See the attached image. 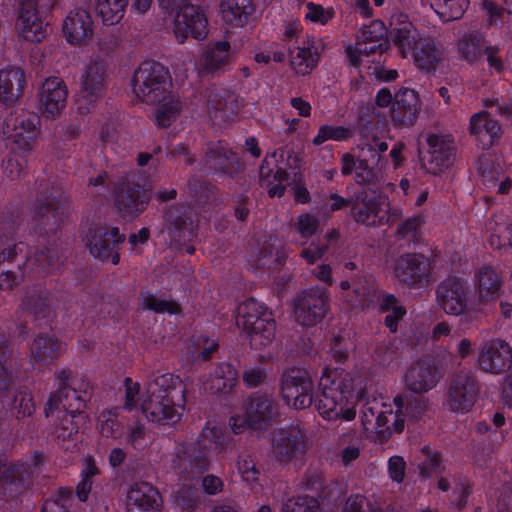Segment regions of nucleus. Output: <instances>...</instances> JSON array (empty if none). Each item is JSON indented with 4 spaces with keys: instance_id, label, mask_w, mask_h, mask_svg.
<instances>
[{
    "instance_id": "nucleus-1",
    "label": "nucleus",
    "mask_w": 512,
    "mask_h": 512,
    "mask_svg": "<svg viewBox=\"0 0 512 512\" xmlns=\"http://www.w3.org/2000/svg\"><path fill=\"white\" fill-rule=\"evenodd\" d=\"M366 378L359 372L326 369L320 378L318 413L327 421H351L356 416V400L363 398Z\"/></svg>"
},
{
    "instance_id": "nucleus-2",
    "label": "nucleus",
    "mask_w": 512,
    "mask_h": 512,
    "mask_svg": "<svg viewBox=\"0 0 512 512\" xmlns=\"http://www.w3.org/2000/svg\"><path fill=\"white\" fill-rule=\"evenodd\" d=\"M236 325L247 336L250 346L262 349L274 341L276 323L272 312L255 299H248L237 308Z\"/></svg>"
},
{
    "instance_id": "nucleus-3",
    "label": "nucleus",
    "mask_w": 512,
    "mask_h": 512,
    "mask_svg": "<svg viewBox=\"0 0 512 512\" xmlns=\"http://www.w3.org/2000/svg\"><path fill=\"white\" fill-rule=\"evenodd\" d=\"M132 90L141 102L159 103L171 93L169 72L160 63L143 62L134 72Z\"/></svg>"
},
{
    "instance_id": "nucleus-4",
    "label": "nucleus",
    "mask_w": 512,
    "mask_h": 512,
    "mask_svg": "<svg viewBox=\"0 0 512 512\" xmlns=\"http://www.w3.org/2000/svg\"><path fill=\"white\" fill-rule=\"evenodd\" d=\"M107 87V73L104 64L99 60H91L84 69L79 91L75 97V110L80 115L90 114Z\"/></svg>"
},
{
    "instance_id": "nucleus-5",
    "label": "nucleus",
    "mask_w": 512,
    "mask_h": 512,
    "mask_svg": "<svg viewBox=\"0 0 512 512\" xmlns=\"http://www.w3.org/2000/svg\"><path fill=\"white\" fill-rule=\"evenodd\" d=\"M60 262V253L56 245L38 250L33 257H28L24 263L17 264V271L12 267L0 264V289L12 290L23 280L26 269L35 272L48 273Z\"/></svg>"
},
{
    "instance_id": "nucleus-6",
    "label": "nucleus",
    "mask_w": 512,
    "mask_h": 512,
    "mask_svg": "<svg viewBox=\"0 0 512 512\" xmlns=\"http://www.w3.org/2000/svg\"><path fill=\"white\" fill-rule=\"evenodd\" d=\"M171 465L181 480L192 481L208 470L210 461L199 441L178 442Z\"/></svg>"
},
{
    "instance_id": "nucleus-7",
    "label": "nucleus",
    "mask_w": 512,
    "mask_h": 512,
    "mask_svg": "<svg viewBox=\"0 0 512 512\" xmlns=\"http://www.w3.org/2000/svg\"><path fill=\"white\" fill-rule=\"evenodd\" d=\"M314 384L309 372L303 368L285 371L281 380V395L288 406L302 410L313 401Z\"/></svg>"
},
{
    "instance_id": "nucleus-8",
    "label": "nucleus",
    "mask_w": 512,
    "mask_h": 512,
    "mask_svg": "<svg viewBox=\"0 0 512 512\" xmlns=\"http://www.w3.org/2000/svg\"><path fill=\"white\" fill-rule=\"evenodd\" d=\"M274 415V403L265 395L255 394L243 403V414L233 415L230 418V426L235 434L250 427L254 430L264 429Z\"/></svg>"
},
{
    "instance_id": "nucleus-9",
    "label": "nucleus",
    "mask_w": 512,
    "mask_h": 512,
    "mask_svg": "<svg viewBox=\"0 0 512 512\" xmlns=\"http://www.w3.org/2000/svg\"><path fill=\"white\" fill-rule=\"evenodd\" d=\"M478 385L470 371H460L454 374L447 386L444 406L452 412H468L475 404Z\"/></svg>"
},
{
    "instance_id": "nucleus-10",
    "label": "nucleus",
    "mask_w": 512,
    "mask_h": 512,
    "mask_svg": "<svg viewBox=\"0 0 512 512\" xmlns=\"http://www.w3.org/2000/svg\"><path fill=\"white\" fill-rule=\"evenodd\" d=\"M329 295L326 289L310 288L297 294L294 299V318L305 327L321 322L328 310Z\"/></svg>"
},
{
    "instance_id": "nucleus-11",
    "label": "nucleus",
    "mask_w": 512,
    "mask_h": 512,
    "mask_svg": "<svg viewBox=\"0 0 512 512\" xmlns=\"http://www.w3.org/2000/svg\"><path fill=\"white\" fill-rule=\"evenodd\" d=\"M125 234L117 227L99 226L91 228L86 236V246L89 252L103 261L119 263V246L125 241Z\"/></svg>"
},
{
    "instance_id": "nucleus-12",
    "label": "nucleus",
    "mask_w": 512,
    "mask_h": 512,
    "mask_svg": "<svg viewBox=\"0 0 512 512\" xmlns=\"http://www.w3.org/2000/svg\"><path fill=\"white\" fill-rule=\"evenodd\" d=\"M387 49L385 28L382 22L372 21L361 28L354 46L347 47L346 51L353 66H358L363 56L381 55Z\"/></svg>"
},
{
    "instance_id": "nucleus-13",
    "label": "nucleus",
    "mask_w": 512,
    "mask_h": 512,
    "mask_svg": "<svg viewBox=\"0 0 512 512\" xmlns=\"http://www.w3.org/2000/svg\"><path fill=\"white\" fill-rule=\"evenodd\" d=\"M68 87L63 79L55 76L46 78L38 88L37 109L42 117L55 119L65 110Z\"/></svg>"
},
{
    "instance_id": "nucleus-14",
    "label": "nucleus",
    "mask_w": 512,
    "mask_h": 512,
    "mask_svg": "<svg viewBox=\"0 0 512 512\" xmlns=\"http://www.w3.org/2000/svg\"><path fill=\"white\" fill-rule=\"evenodd\" d=\"M512 366V347L500 338H493L481 344L478 349L476 367L492 375H500Z\"/></svg>"
},
{
    "instance_id": "nucleus-15",
    "label": "nucleus",
    "mask_w": 512,
    "mask_h": 512,
    "mask_svg": "<svg viewBox=\"0 0 512 512\" xmlns=\"http://www.w3.org/2000/svg\"><path fill=\"white\" fill-rule=\"evenodd\" d=\"M208 21L204 11L195 5H184L174 19L173 31L179 43L188 37L202 40L208 34Z\"/></svg>"
},
{
    "instance_id": "nucleus-16",
    "label": "nucleus",
    "mask_w": 512,
    "mask_h": 512,
    "mask_svg": "<svg viewBox=\"0 0 512 512\" xmlns=\"http://www.w3.org/2000/svg\"><path fill=\"white\" fill-rule=\"evenodd\" d=\"M184 403L185 401L144 393L140 407L148 421L165 425L174 424L180 419Z\"/></svg>"
},
{
    "instance_id": "nucleus-17",
    "label": "nucleus",
    "mask_w": 512,
    "mask_h": 512,
    "mask_svg": "<svg viewBox=\"0 0 512 512\" xmlns=\"http://www.w3.org/2000/svg\"><path fill=\"white\" fill-rule=\"evenodd\" d=\"M204 101L209 117L218 126L234 120L239 112L237 97L224 88L206 89Z\"/></svg>"
},
{
    "instance_id": "nucleus-18",
    "label": "nucleus",
    "mask_w": 512,
    "mask_h": 512,
    "mask_svg": "<svg viewBox=\"0 0 512 512\" xmlns=\"http://www.w3.org/2000/svg\"><path fill=\"white\" fill-rule=\"evenodd\" d=\"M42 0H20L15 23L16 31L27 41L40 42L46 36V24L39 16Z\"/></svg>"
},
{
    "instance_id": "nucleus-19",
    "label": "nucleus",
    "mask_w": 512,
    "mask_h": 512,
    "mask_svg": "<svg viewBox=\"0 0 512 512\" xmlns=\"http://www.w3.org/2000/svg\"><path fill=\"white\" fill-rule=\"evenodd\" d=\"M468 295L465 283L457 277H450L437 286L436 302L446 314L458 316L468 310Z\"/></svg>"
},
{
    "instance_id": "nucleus-20",
    "label": "nucleus",
    "mask_w": 512,
    "mask_h": 512,
    "mask_svg": "<svg viewBox=\"0 0 512 512\" xmlns=\"http://www.w3.org/2000/svg\"><path fill=\"white\" fill-rule=\"evenodd\" d=\"M306 448V435L298 426L279 429L273 432L272 454L281 464L291 462Z\"/></svg>"
},
{
    "instance_id": "nucleus-21",
    "label": "nucleus",
    "mask_w": 512,
    "mask_h": 512,
    "mask_svg": "<svg viewBox=\"0 0 512 512\" xmlns=\"http://www.w3.org/2000/svg\"><path fill=\"white\" fill-rule=\"evenodd\" d=\"M431 271L428 258L420 254H404L394 262L393 274L400 282L414 286L427 281Z\"/></svg>"
},
{
    "instance_id": "nucleus-22",
    "label": "nucleus",
    "mask_w": 512,
    "mask_h": 512,
    "mask_svg": "<svg viewBox=\"0 0 512 512\" xmlns=\"http://www.w3.org/2000/svg\"><path fill=\"white\" fill-rule=\"evenodd\" d=\"M57 420L53 428V437L57 444L66 451H73L79 441V431L87 422L85 413L68 414L57 411Z\"/></svg>"
},
{
    "instance_id": "nucleus-23",
    "label": "nucleus",
    "mask_w": 512,
    "mask_h": 512,
    "mask_svg": "<svg viewBox=\"0 0 512 512\" xmlns=\"http://www.w3.org/2000/svg\"><path fill=\"white\" fill-rule=\"evenodd\" d=\"M114 200L123 217L135 218L146 209L150 196L139 185L123 183L116 189Z\"/></svg>"
},
{
    "instance_id": "nucleus-24",
    "label": "nucleus",
    "mask_w": 512,
    "mask_h": 512,
    "mask_svg": "<svg viewBox=\"0 0 512 512\" xmlns=\"http://www.w3.org/2000/svg\"><path fill=\"white\" fill-rule=\"evenodd\" d=\"M161 496L158 490L148 482L132 484L126 493V512H158Z\"/></svg>"
},
{
    "instance_id": "nucleus-25",
    "label": "nucleus",
    "mask_w": 512,
    "mask_h": 512,
    "mask_svg": "<svg viewBox=\"0 0 512 512\" xmlns=\"http://www.w3.org/2000/svg\"><path fill=\"white\" fill-rule=\"evenodd\" d=\"M390 27V38L403 57L412 52L414 46L425 36L409 22L408 16L402 12L392 14Z\"/></svg>"
},
{
    "instance_id": "nucleus-26",
    "label": "nucleus",
    "mask_w": 512,
    "mask_h": 512,
    "mask_svg": "<svg viewBox=\"0 0 512 512\" xmlns=\"http://www.w3.org/2000/svg\"><path fill=\"white\" fill-rule=\"evenodd\" d=\"M282 150H275L268 154L260 167L259 183L264 188L270 197H281L284 195L286 189V182L288 174L286 171L277 166V157H282Z\"/></svg>"
},
{
    "instance_id": "nucleus-27",
    "label": "nucleus",
    "mask_w": 512,
    "mask_h": 512,
    "mask_svg": "<svg viewBox=\"0 0 512 512\" xmlns=\"http://www.w3.org/2000/svg\"><path fill=\"white\" fill-rule=\"evenodd\" d=\"M489 40L478 30L466 31L455 41V52L460 62L468 65H478L485 56Z\"/></svg>"
},
{
    "instance_id": "nucleus-28",
    "label": "nucleus",
    "mask_w": 512,
    "mask_h": 512,
    "mask_svg": "<svg viewBox=\"0 0 512 512\" xmlns=\"http://www.w3.org/2000/svg\"><path fill=\"white\" fill-rule=\"evenodd\" d=\"M404 380L410 391L422 394L436 386L439 381L438 371L431 360H419L406 371Z\"/></svg>"
},
{
    "instance_id": "nucleus-29",
    "label": "nucleus",
    "mask_w": 512,
    "mask_h": 512,
    "mask_svg": "<svg viewBox=\"0 0 512 512\" xmlns=\"http://www.w3.org/2000/svg\"><path fill=\"white\" fill-rule=\"evenodd\" d=\"M420 110L421 103L415 90L404 88L395 94L391 115L397 124L413 125Z\"/></svg>"
},
{
    "instance_id": "nucleus-30",
    "label": "nucleus",
    "mask_w": 512,
    "mask_h": 512,
    "mask_svg": "<svg viewBox=\"0 0 512 512\" xmlns=\"http://www.w3.org/2000/svg\"><path fill=\"white\" fill-rule=\"evenodd\" d=\"M429 146L428 170L436 174L448 168L454 159L453 141L449 136L431 134L427 137Z\"/></svg>"
},
{
    "instance_id": "nucleus-31",
    "label": "nucleus",
    "mask_w": 512,
    "mask_h": 512,
    "mask_svg": "<svg viewBox=\"0 0 512 512\" xmlns=\"http://www.w3.org/2000/svg\"><path fill=\"white\" fill-rule=\"evenodd\" d=\"M63 34L71 44H82L93 35V21L83 9L70 12L63 22Z\"/></svg>"
},
{
    "instance_id": "nucleus-32",
    "label": "nucleus",
    "mask_w": 512,
    "mask_h": 512,
    "mask_svg": "<svg viewBox=\"0 0 512 512\" xmlns=\"http://www.w3.org/2000/svg\"><path fill=\"white\" fill-rule=\"evenodd\" d=\"M469 131L482 149L490 148L502 133L498 121L492 119L487 111L474 113L470 117Z\"/></svg>"
},
{
    "instance_id": "nucleus-33",
    "label": "nucleus",
    "mask_w": 512,
    "mask_h": 512,
    "mask_svg": "<svg viewBox=\"0 0 512 512\" xmlns=\"http://www.w3.org/2000/svg\"><path fill=\"white\" fill-rule=\"evenodd\" d=\"M478 284L475 293L476 309L482 311L500 296L501 281L491 267H482L478 272Z\"/></svg>"
},
{
    "instance_id": "nucleus-34",
    "label": "nucleus",
    "mask_w": 512,
    "mask_h": 512,
    "mask_svg": "<svg viewBox=\"0 0 512 512\" xmlns=\"http://www.w3.org/2000/svg\"><path fill=\"white\" fill-rule=\"evenodd\" d=\"M234 52L228 41H217L203 52L199 63V73L212 74L222 70L233 60Z\"/></svg>"
},
{
    "instance_id": "nucleus-35",
    "label": "nucleus",
    "mask_w": 512,
    "mask_h": 512,
    "mask_svg": "<svg viewBox=\"0 0 512 512\" xmlns=\"http://www.w3.org/2000/svg\"><path fill=\"white\" fill-rule=\"evenodd\" d=\"M412 52L417 67L426 72L435 71L443 61L441 45L426 35L414 46Z\"/></svg>"
},
{
    "instance_id": "nucleus-36",
    "label": "nucleus",
    "mask_w": 512,
    "mask_h": 512,
    "mask_svg": "<svg viewBox=\"0 0 512 512\" xmlns=\"http://www.w3.org/2000/svg\"><path fill=\"white\" fill-rule=\"evenodd\" d=\"M145 393L185 401L186 387L179 376L165 373L155 377L147 385Z\"/></svg>"
},
{
    "instance_id": "nucleus-37",
    "label": "nucleus",
    "mask_w": 512,
    "mask_h": 512,
    "mask_svg": "<svg viewBox=\"0 0 512 512\" xmlns=\"http://www.w3.org/2000/svg\"><path fill=\"white\" fill-rule=\"evenodd\" d=\"M25 87L24 71L18 67L0 70V101L13 103L22 95Z\"/></svg>"
},
{
    "instance_id": "nucleus-38",
    "label": "nucleus",
    "mask_w": 512,
    "mask_h": 512,
    "mask_svg": "<svg viewBox=\"0 0 512 512\" xmlns=\"http://www.w3.org/2000/svg\"><path fill=\"white\" fill-rule=\"evenodd\" d=\"M40 119L33 113L22 115L15 124L14 144L16 149L30 151L39 133Z\"/></svg>"
},
{
    "instance_id": "nucleus-39",
    "label": "nucleus",
    "mask_w": 512,
    "mask_h": 512,
    "mask_svg": "<svg viewBox=\"0 0 512 512\" xmlns=\"http://www.w3.org/2000/svg\"><path fill=\"white\" fill-rule=\"evenodd\" d=\"M65 350V345L48 335H38L34 338L30 355L38 363L48 364L53 362Z\"/></svg>"
},
{
    "instance_id": "nucleus-40",
    "label": "nucleus",
    "mask_w": 512,
    "mask_h": 512,
    "mask_svg": "<svg viewBox=\"0 0 512 512\" xmlns=\"http://www.w3.org/2000/svg\"><path fill=\"white\" fill-rule=\"evenodd\" d=\"M237 380L236 369L230 364L222 363L204 383V389L211 393H228L235 387Z\"/></svg>"
},
{
    "instance_id": "nucleus-41",
    "label": "nucleus",
    "mask_w": 512,
    "mask_h": 512,
    "mask_svg": "<svg viewBox=\"0 0 512 512\" xmlns=\"http://www.w3.org/2000/svg\"><path fill=\"white\" fill-rule=\"evenodd\" d=\"M380 204L376 197L369 195L366 190L358 192L353 199L352 211L357 223L372 224L378 215Z\"/></svg>"
},
{
    "instance_id": "nucleus-42",
    "label": "nucleus",
    "mask_w": 512,
    "mask_h": 512,
    "mask_svg": "<svg viewBox=\"0 0 512 512\" xmlns=\"http://www.w3.org/2000/svg\"><path fill=\"white\" fill-rule=\"evenodd\" d=\"M254 11L251 0H222L221 14L225 22L233 26H243Z\"/></svg>"
},
{
    "instance_id": "nucleus-43",
    "label": "nucleus",
    "mask_w": 512,
    "mask_h": 512,
    "mask_svg": "<svg viewBox=\"0 0 512 512\" xmlns=\"http://www.w3.org/2000/svg\"><path fill=\"white\" fill-rule=\"evenodd\" d=\"M2 404L16 419L30 417L35 410L32 396L26 391L5 393L2 397Z\"/></svg>"
},
{
    "instance_id": "nucleus-44",
    "label": "nucleus",
    "mask_w": 512,
    "mask_h": 512,
    "mask_svg": "<svg viewBox=\"0 0 512 512\" xmlns=\"http://www.w3.org/2000/svg\"><path fill=\"white\" fill-rule=\"evenodd\" d=\"M166 220L168 222V234L176 245L189 240L193 235L195 224L191 211H185L183 215L177 217H172L171 214H167Z\"/></svg>"
},
{
    "instance_id": "nucleus-45",
    "label": "nucleus",
    "mask_w": 512,
    "mask_h": 512,
    "mask_svg": "<svg viewBox=\"0 0 512 512\" xmlns=\"http://www.w3.org/2000/svg\"><path fill=\"white\" fill-rule=\"evenodd\" d=\"M394 402L398 409L393 412L391 410L379 411L374 422L373 433L382 434L385 432H401L404 428V420L401 417L402 408L404 407L403 399L395 397Z\"/></svg>"
},
{
    "instance_id": "nucleus-46",
    "label": "nucleus",
    "mask_w": 512,
    "mask_h": 512,
    "mask_svg": "<svg viewBox=\"0 0 512 512\" xmlns=\"http://www.w3.org/2000/svg\"><path fill=\"white\" fill-rule=\"evenodd\" d=\"M21 308L38 319L48 317L51 314L48 292L43 289L26 291Z\"/></svg>"
},
{
    "instance_id": "nucleus-47",
    "label": "nucleus",
    "mask_w": 512,
    "mask_h": 512,
    "mask_svg": "<svg viewBox=\"0 0 512 512\" xmlns=\"http://www.w3.org/2000/svg\"><path fill=\"white\" fill-rule=\"evenodd\" d=\"M149 105L156 106L155 110V123L158 127H168L175 122L182 110V105L178 97L172 93L165 97V100L159 103H150Z\"/></svg>"
},
{
    "instance_id": "nucleus-48",
    "label": "nucleus",
    "mask_w": 512,
    "mask_h": 512,
    "mask_svg": "<svg viewBox=\"0 0 512 512\" xmlns=\"http://www.w3.org/2000/svg\"><path fill=\"white\" fill-rule=\"evenodd\" d=\"M198 441L205 452L206 450L223 452L230 442V437L222 427L208 422L202 429Z\"/></svg>"
},
{
    "instance_id": "nucleus-49",
    "label": "nucleus",
    "mask_w": 512,
    "mask_h": 512,
    "mask_svg": "<svg viewBox=\"0 0 512 512\" xmlns=\"http://www.w3.org/2000/svg\"><path fill=\"white\" fill-rule=\"evenodd\" d=\"M312 48L308 43L290 51V66L297 74H309L316 67L318 56Z\"/></svg>"
},
{
    "instance_id": "nucleus-50",
    "label": "nucleus",
    "mask_w": 512,
    "mask_h": 512,
    "mask_svg": "<svg viewBox=\"0 0 512 512\" xmlns=\"http://www.w3.org/2000/svg\"><path fill=\"white\" fill-rule=\"evenodd\" d=\"M96 427L101 436L120 439L124 432V426L119 420L118 408L103 410L97 417Z\"/></svg>"
},
{
    "instance_id": "nucleus-51",
    "label": "nucleus",
    "mask_w": 512,
    "mask_h": 512,
    "mask_svg": "<svg viewBox=\"0 0 512 512\" xmlns=\"http://www.w3.org/2000/svg\"><path fill=\"white\" fill-rule=\"evenodd\" d=\"M217 348L218 344L215 340L205 336H198L188 343L185 353L186 360L191 364L207 361Z\"/></svg>"
},
{
    "instance_id": "nucleus-52",
    "label": "nucleus",
    "mask_w": 512,
    "mask_h": 512,
    "mask_svg": "<svg viewBox=\"0 0 512 512\" xmlns=\"http://www.w3.org/2000/svg\"><path fill=\"white\" fill-rule=\"evenodd\" d=\"M469 5V0H431V7L443 22L462 17Z\"/></svg>"
},
{
    "instance_id": "nucleus-53",
    "label": "nucleus",
    "mask_w": 512,
    "mask_h": 512,
    "mask_svg": "<svg viewBox=\"0 0 512 512\" xmlns=\"http://www.w3.org/2000/svg\"><path fill=\"white\" fill-rule=\"evenodd\" d=\"M127 0H97L95 10L106 25L120 22L125 14Z\"/></svg>"
},
{
    "instance_id": "nucleus-54",
    "label": "nucleus",
    "mask_w": 512,
    "mask_h": 512,
    "mask_svg": "<svg viewBox=\"0 0 512 512\" xmlns=\"http://www.w3.org/2000/svg\"><path fill=\"white\" fill-rule=\"evenodd\" d=\"M383 167L384 163L381 156H378L373 166H369L367 159L359 158L355 175L356 183L360 185L379 183L383 177Z\"/></svg>"
},
{
    "instance_id": "nucleus-55",
    "label": "nucleus",
    "mask_w": 512,
    "mask_h": 512,
    "mask_svg": "<svg viewBox=\"0 0 512 512\" xmlns=\"http://www.w3.org/2000/svg\"><path fill=\"white\" fill-rule=\"evenodd\" d=\"M59 209V201L55 197L38 199L34 206L33 219L36 225L54 226L57 222L56 213Z\"/></svg>"
},
{
    "instance_id": "nucleus-56",
    "label": "nucleus",
    "mask_w": 512,
    "mask_h": 512,
    "mask_svg": "<svg viewBox=\"0 0 512 512\" xmlns=\"http://www.w3.org/2000/svg\"><path fill=\"white\" fill-rule=\"evenodd\" d=\"M207 161L214 170L229 172L236 162V156L227 147L217 144L209 148Z\"/></svg>"
},
{
    "instance_id": "nucleus-57",
    "label": "nucleus",
    "mask_w": 512,
    "mask_h": 512,
    "mask_svg": "<svg viewBox=\"0 0 512 512\" xmlns=\"http://www.w3.org/2000/svg\"><path fill=\"white\" fill-rule=\"evenodd\" d=\"M27 471L23 465L8 464L0 458V483L14 485L15 493H19L24 487Z\"/></svg>"
},
{
    "instance_id": "nucleus-58",
    "label": "nucleus",
    "mask_w": 512,
    "mask_h": 512,
    "mask_svg": "<svg viewBox=\"0 0 512 512\" xmlns=\"http://www.w3.org/2000/svg\"><path fill=\"white\" fill-rule=\"evenodd\" d=\"M285 258V253L280 251L279 247L272 244H265L253 256L252 262L257 268L271 269L281 265Z\"/></svg>"
},
{
    "instance_id": "nucleus-59",
    "label": "nucleus",
    "mask_w": 512,
    "mask_h": 512,
    "mask_svg": "<svg viewBox=\"0 0 512 512\" xmlns=\"http://www.w3.org/2000/svg\"><path fill=\"white\" fill-rule=\"evenodd\" d=\"M380 308L383 312L388 313L385 317V325L391 332H396L397 324L406 314V309L399 303L398 299L391 294L383 297Z\"/></svg>"
},
{
    "instance_id": "nucleus-60",
    "label": "nucleus",
    "mask_w": 512,
    "mask_h": 512,
    "mask_svg": "<svg viewBox=\"0 0 512 512\" xmlns=\"http://www.w3.org/2000/svg\"><path fill=\"white\" fill-rule=\"evenodd\" d=\"M141 306L155 313H169L177 314L180 312V306L173 300H168L164 297H159L151 293H142L140 296Z\"/></svg>"
},
{
    "instance_id": "nucleus-61",
    "label": "nucleus",
    "mask_w": 512,
    "mask_h": 512,
    "mask_svg": "<svg viewBox=\"0 0 512 512\" xmlns=\"http://www.w3.org/2000/svg\"><path fill=\"white\" fill-rule=\"evenodd\" d=\"M352 136V131L348 127L322 125L318 133L312 139V143L316 146L322 145L326 141H346Z\"/></svg>"
},
{
    "instance_id": "nucleus-62",
    "label": "nucleus",
    "mask_w": 512,
    "mask_h": 512,
    "mask_svg": "<svg viewBox=\"0 0 512 512\" xmlns=\"http://www.w3.org/2000/svg\"><path fill=\"white\" fill-rule=\"evenodd\" d=\"M27 165V159L19 154L15 149L7 156L3 162V177L8 181L21 179L24 169Z\"/></svg>"
},
{
    "instance_id": "nucleus-63",
    "label": "nucleus",
    "mask_w": 512,
    "mask_h": 512,
    "mask_svg": "<svg viewBox=\"0 0 512 512\" xmlns=\"http://www.w3.org/2000/svg\"><path fill=\"white\" fill-rule=\"evenodd\" d=\"M237 469L241 475L242 480L251 488L254 489L260 486V470L256 467L250 455H241L237 461Z\"/></svg>"
},
{
    "instance_id": "nucleus-64",
    "label": "nucleus",
    "mask_w": 512,
    "mask_h": 512,
    "mask_svg": "<svg viewBox=\"0 0 512 512\" xmlns=\"http://www.w3.org/2000/svg\"><path fill=\"white\" fill-rule=\"evenodd\" d=\"M421 453L424 459L419 463L418 467L423 478L427 479L433 475H439L444 470L441 457L437 452L424 447Z\"/></svg>"
}]
</instances>
